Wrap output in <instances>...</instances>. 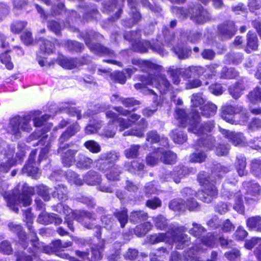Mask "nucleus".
<instances>
[{"label": "nucleus", "mask_w": 261, "mask_h": 261, "mask_svg": "<svg viewBox=\"0 0 261 261\" xmlns=\"http://www.w3.org/2000/svg\"><path fill=\"white\" fill-rule=\"evenodd\" d=\"M238 75V72L234 68H228L226 67H224L221 71L220 77L224 79H232L236 78Z\"/></svg>", "instance_id": "obj_41"}, {"label": "nucleus", "mask_w": 261, "mask_h": 261, "mask_svg": "<svg viewBox=\"0 0 261 261\" xmlns=\"http://www.w3.org/2000/svg\"><path fill=\"white\" fill-rule=\"evenodd\" d=\"M37 221L39 223L44 225H48L53 223L58 225L61 223L62 219L56 214H49L46 212H43L38 216Z\"/></svg>", "instance_id": "obj_19"}, {"label": "nucleus", "mask_w": 261, "mask_h": 261, "mask_svg": "<svg viewBox=\"0 0 261 261\" xmlns=\"http://www.w3.org/2000/svg\"><path fill=\"white\" fill-rule=\"evenodd\" d=\"M152 220L154 223L155 227L158 229L161 230H170V225H175L173 224L168 225L167 219L162 215H159L152 218Z\"/></svg>", "instance_id": "obj_26"}, {"label": "nucleus", "mask_w": 261, "mask_h": 261, "mask_svg": "<svg viewBox=\"0 0 261 261\" xmlns=\"http://www.w3.org/2000/svg\"><path fill=\"white\" fill-rule=\"evenodd\" d=\"M10 229L14 232H16L18 235L20 240L21 241V244L24 248L27 247L25 244L27 243V240L30 241L31 238V234L28 236L26 237L24 232L22 231V227L20 225L16 224L14 223H10L8 225ZM28 242H27V243Z\"/></svg>", "instance_id": "obj_22"}, {"label": "nucleus", "mask_w": 261, "mask_h": 261, "mask_svg": "<svg viewBox=\"0 0 261 261\" xmlns=\"http://www.w3.org/2000/svg\"><path fill=\"white\" fill-rule=\"evenodd\" d=\"M87 185L94 186L101 181V176L95 171L90 170L83 176V180Z\"/></svg>", "instance_id": "obj_24"}, {"label": "nucleus", "mask_w": 261, "mask_h": 261, "mask_svg": "<svg viewBox=\"0 0 261 261\" xmlns=\"http://www.w3.org/2000/svg\"><path fill=\"white\" fill-rule=\"evenodd\" d=\"M8 159L5 162H0V172L6 173L8 172L11 167L16 164V161L11 158H7Z\"/></svg>", "instance_id": "obj_59"}, {"label": "nucleus", "mask_w": 261, "mask_h": 261, "mask_svg": "<svg viewBox=\"0 0 261 261\" xmlns=\"http://www.w3.org/2000/svg\"><path fill=\"white\" fill-rule=\"evenodd\" d=\"M23 171L24 172L27 173L34 178H38L40 174V170L37 168L34 167L32 164L30 163H28L23 168Z\"/></svg>", "instance_id": "obj_56"}, {"label": "nucleus", "mask_w": 261, "mask_h": 261, "mask_svg": "<svg viewBox=\"0 0 261 261\" xmlns=\"http://www.w3.org/2000/svg\"><path fill=\"white\" fill-rule=\"evenodd\" d=\"M220 132L229 139L235 146L244 144L245 138L242 133L229 132L227 130L219 128Z\"/></svg>", "instance_id": "obj_21"}, {"label": "nucleus", "mask_w": 261, "mask_h": 261, "mask_svg": "<svg viewBox=\"0 0 261 261\" xmlns=\"http://www.w3.org/2000/svg\"><path fill=\"white\" fill-rule=\"evenodd\" d=\"M167 71L172 79L173 83L175 85H178L180 82V76H182L180 69H174L173 67H170Z\"/></svg>", "instance_id": "obj_43"}, {"label": "nucleus", "mask_w": 261, "mask_h": 261, "mask_svg": "<svg viewBox=\"0 0 261 261\" xmlns=\"http://www.w3.org/2000/svg\"><path fill=\"white\" fill-rule=\"evenodd\" d=\"M56 190L53 193V196L60 200H65L67 199V190L65 186L59 185L55 187Z\"/></svg>", "instance_id": "obj_35"}, {"label": "nucleus", "mask_w": 261, "mask_h": 261, "mask_svg": "<svg viewBox=\"0 0 261 261\" xmlns=\"http://www.w3.org/2000/svg\"><path fill=\"white\" fill-rule=\"evenodd\" d=\"M191 19L197 24L206 22L210 18L208 12L201 6H197L192 9Z\"/></svg>", "instance_id": "obj_17"}, {"label": "nucleus", "mask_w": 261, "mask_h": 261, "mask_svg": "<svg viewBox=\"0 0 261 261\" xmlns=\"http://www.w3.org/2000/svg\"><path fill=\"white\" fill-rule=\"evenodd\" d=\"M247 225L250 229L261 231V217L255 216L249 218L247 220Z\"/></svg>", "instance_id": "obj_40"}, {"label": "nucleus", "mask_w": 261, "mask_h": 261, "mask_svg": "<svg viewBox=\"0 0 261 261\" xmlns=\"http://www.w3.org/2000/svg\"><path fill=\"white\" fill-rule=\"evenodd\" d=\"M246 161L244 156L240 155L237 156L236 168L238 174L240 176L246 175L247 171L246 170Z\"/></svg>", "instance_id": "obj_33"}, {"label": "nucleus", "mask_w": 261, "mask_h": 261, "mask_svg": "<svg viewBox=\"0 0 261 261\" xmlns=\"http://www.w3.org/2000/svg\"><path fill=\"white\" fill-rule=\"evenodd\" d=\"M27 22L23 21H14L10 26L11 31L15 34L20 32L27 25Z\"/></svg>", "instance_id": "obj_60"}, {"label": "nucleus", "mask_w": 261, "mask_h": 261, "mask_svg": "<svg viewBox=\"0 0 261 261\" xmlns=\"http://www.w3.org/2000/svg\"><path fill=\"white\" fill-rule=\"evenodd\" d=\"M198 180L204 187V190L195 193L191 189L185 188L181 191L182 196L187 200L193 198L195 196L204 202L210 203L218 194V190L215 186L217 179L213 175L210 176L203 171L198 174Z\"/></svg>", "instance_id": "obj_2"}, {"label": "nucleus", "mask_w": 261, "mask_h": 261, "mask_svg": "<svg viewBox=\"0 0 261 261\" xmlns=\"http://www.w3.org/2000/svg\"><path fill=\"white\" fill-rule=\"evenodd\" d=\"M225 256L230 261H241V253L237 249L225 253Z\"/></svg>", "instance_id": "obj_64"}, {"label": "nucleus", "mask_w": 261, "mask_h": 261, "mask_svg": "<svg viewBox=\"0 0 261 261\" xmlns=\"http://www.w3.org/2000/svg\"><path fill=\"white\" fill-rule=\"evenodd\" d=\"M218 33L222 39H228L233 36L237 28L233 21H228L219 25Z\"/></svg>", "instance_id": "obj_16"}, {"label": "nucleus", "mask_w": 261, "mask_h": 261, "mask_svg": "<svg viewBox=\"0 0 261 261\" xmlns=\"http://www.w3.org/2000/svg\"><path fill=\"white\" fill-rule=\"evenodd\" d=\"M115 109L122 115H129L128 119L129 122L131 123V125L135 123L140 118V115L135 113L130 114V112L128 110H124L121 107H116Z\"/></svg>", "instance_id": "obj_45"}, {"label": "nucleus", "mask_w": 261, "mask_h": 261, "mask_svg": "<svg viewBox=\"0 0 261 261\" xmlns=\"http://www.w3.org/2000/svg\"><path fill=\"white\" fill-rule=\"evenodd\" d=\"M125 167L129 172L136 173L137 171L142 170L144 169V165L137 161H134L131 163H126Z\"/></svg>", "instance_id": "obj_49"}, {"label": "nucleus", "mask_w": 261, "mask_h": 261, "mask_svg": "<svg viewBox=\"0 0 261 261\" xmlns=\"http://www.w3.org/2000/svg\"><path fill=\"white\" fill-rule=\"evenodd\" d=\"M188 173V169L184 166L180 165L174 168L171 176L174 182L178 184L180 182V179Z\"/></svg>", "instance_id": "obj_30"}, {"label": "nucleus", "mask_w": 261, "mask_h": 261, "mask_svg": "<svg viewBox=\"0 0 261 261\" xmlns=\"http://www.w3.org/2000/svg\"><path fill=\"white\" fill-rule=\"evenodd\" d=\"M243 186L246 188L247 195L254 197L252 199L255 200L256 198L261 193V187L257 183L252 182L251 181H245L243 183Z\"/></svg>", "instance_id": "obj_23"}, {"label": "nucleus", "mask_w": 261, "mask_h": 261, "mask_svg": "<svg viewBox=\"0 0 261 261\" xmlns=\"http://www.w3.org/2000/svg\"><path fill=\"white\" fill-rule=\"evenodd\" d=\"M115 215L120 222L121 227H124L128 221L127 211L123 210L122 211H118L115 213Z\"/></svg>", "instance_id": "obj_61"}, {"label": "nucleus", "mask_w": 261, "mask_h": 261, "mask_svg": "<svg viewBox=\"0 0 261 261\" xmlns=\"http://www.w3.org/2000/svg\"><path fill=\"white\" fill-rule=\"evenodd\" d=\"M160 157L161 154L160 152H159L158 148L155 152L151 153L146 157V163L150 166H154L161 161Z\"/></svg>", "instance_id": "obj_54"}, {"label": "nucleus", "mask_w": 261, "mask_h": 261, "mask_svg": "<svg viewBox=\"0 0 261 261\" xmlns=\"http://www.w3.org/2000/svg\"><path fill=\"white\" fill-rule=\"evenodd\" d=\"M29 241L33 248L32 250L33 252L41 251L49 254L54 252L51 245V246H44L43 243L38 242L36 232H33Z\"/></svg>", "instance_id": "obj_18"}, {"label": "nucleus", "mask_w": 261, "mask_h": 261, "mask_svg": "<svg viewBox=\"0 0 261 261\" xmlns=\"http://www.w3.org/2000/svg\"><path fill=\"white\" fill-rule=\"evenodd\" d=\"M117 153L108 152L101 153L98 159L97 166L99 170L106 173V176L109 180H117L119 179L121 173V168L113 163L118 159Z\"/></svg>", "instance_id": "obj_6"}, {"label": "nucleus", "mask_w": 261, "mask_h": 261, "mask_svg": "<svg viewBox=\"0 0 261 261\" xmlns=\"http://www.w3.org/2000/svg\"><path fill=\"white\" fill-rule=\"evenodd\" d=\"M171 137L175 143L182 144L186 141L187 138L182 131L178 129L173 130L171 133Z\"/></svg>", "instance_id": "obj_47"}, {"label": "nucleus", "mask_w": 261, "mask_h": 261, "mask_svg": "<svg viewBox=\"0 0 261 261\" xmlns=\"http://www.w3.org/2000/svg\"><path fill=\"white\" fill-rule=\"evenodd\" d=\"M39 42L41 50L47 54L53 53L55 45L50 41L47 39H41L39 41Z\"/></svg>", "instance_id": "obj_53"}, {"label": "nucleus", "mask_w": 261, "mask_h": 261, "mask_svg": "<svg viewBox=\"0 0 261 261\" xmlns=\"http://www.w3.org/2000/svg\"><path fill=\"white\" fill-rule=\"evenodd\" d=\"M140 146L138 145H132L130 147L124 151V154L127 159H134L138 155V151Z\"/></svg>", "instance_id": "obj_58"}, {"label": "nucleus", "mask_w": 261, "mask_h": 261, "mask_svg": "<svg viewBox=\"0 0 261 261\" xmlns=\"http://www.w3.org/2000/svg\"><path fill=\"white\" fill-rule=\"evenodd\" d=\"M84 146L90 152L97 153L101 151L100 145L94 140H88L84 143Z\"/></svg>", "instance_id": "obj_48"}, {"label": "nucleus", "mask_w": 261, "mask_h": 261, "mask_svg": "<svg viewBox=\"0 0 261 261\" xmlns=\"http://www.w3.org/2000/svg\"><path fill=\"white\" fill-rule=\"evenodd\" d=\"M148 218L147 213L143 211H135L130 213L129 219V221L134 223H138L146 220Z\"/></svg>", "instance_id": "obj_32"}, {"label": "nucleus", "mask_w": 261, "mask_h": 261, "mask_svg": "<svg viewBox=\"0 0 261 261\" xmlns=\"http://www.w3.org/2000/svg\"><path fill=\"white\" fill-rule=\"evenodd\" d=\"M247 97L251 103H256L259 101H261V88L256 87L249 93Z\"/></svg>", "instance_id": "obj_55"}, {"label": "nucleus", "mask_w": 261, "mask_h": 261, "mask_svg": "<svg viewBox=\"0 0 261 261\" xmlns=\"http://www.w3.org/2000/svg\"><path fill=\"white\" fill-rule=\"evenodd\" d=\"M59 109L60 111H65L71 116H76L77 119H80L81 118V111L75 107L69 106L68 103H65L64 106H61Z\"/></svg>", "instance_id": "obj_44"}, {"label": "nucleus", "mask_w": 261, "mask_h": 261, "mask_svg": "<svg viewBox=\"0 0 261 261\" xmlns=\"http://www.w3.org/2000/svg\"><path fill=\"white\" fill-rule=\"evenodd\" d=\"M69 147V144L59 146L57 150L59 153L62 154V162L66 166H70L75 162V155L77 152V149H68Z\"/></svg>", "instance_id": "obj_15"}, {"label": "nucleus", "mask_w": 261, "mask_h": 261, "mask_svg": "<svg viewBox=\"0 0 261 261\" xmlns=\"http://www.w3.org/2000/svg\"><path fill=\"white\" fill-rule=\"evenodd\" d=\"M59 63L63 68L71 69L75 67L77 65L78 62L76 59L63 57L59 60Z\"/></svg>", "instance_id": "obj_42"}, {"label": "nucleus", "mask_w": 261, "mask_h": 261, "mask_svg": "<svg viewBox=\"0 0 261 261\" xmlns=\"http://www.w3.org/2000/svg\"><path fill=\"white\" fill-rule=\"evenodd\" d=\"M139 80L142 82L141 83H137L134 85V87L137 90L142 89L143 90V93L145 94H150L153 96V101L154 103L158 102V95L152 90L146 89L145 86L152 85L153 82V74L151 71L147 77L144 75L139 76Z\"/></svg>", "instance_id": "obj_13"}, {"label": "nucleus", "mask_w": 261, "mask_h": 261, "mask_svg": "<svg viewBox=\"0 0 261 261\" xmlns=\"http://www.w3.org/2000/svg\"><path fill=\"white\" fill-rule=\"evenodd\" d=\"M201 247L198 245L192 246L185 253L181 255L177 252H173L170 257V261H193L198 258L199 252L205 250Z\"/></svg>", "instance_id": "obj_11"}, {"label": "nucleus", "mask_w": 261, "mask_h": 261, "mask_svg": "<svg viewBox=\"0 0 261 261\" xmlns=\"http://www.w3.org/2000/svg\"><path fill=\"white\" fill-rule=\"evenodd\" d=\"M31 119L29 117H15L10 120L8 126V132L17 138L20 137V129L30 132L32 129L30 124Z\"/></svg>", "instance_id": "obj_8"}, {"label": "nucleus", "mask_w": 261, "mask_h": 261, "mask_svg": "<svg viewBox=\"0 0 261 261\" xmlns=\"http://www.w3.org/2000/svg\"><path fill=\"white\" fill-rule=\"evenodd\" d=\"M14 152V148L0 139V154H3L7 158H12Z\"/></svg>", "instance_id": "obj_38"}, {"label": "nucleus", "mask_w": 261, "mask_h": 261, "mask_svg": "<svg viewBox=\"0 0 261 261\" xmlns=\"http://www.w3.org/2000/svg\"><path fill=\"white\" fill-rule=\"evenodd\" d=\"M133 64L138 65L140 70L144 71L154 70L157 73L153 74V82L155 87L159 89L161 93L164 94L169 91L171 85L165 75L159 74L158 72L162 71L163 67L161 66L154 64L148 61L139 59L133 60Z\"/></svg>", "instance_id": "obj_5"}, {"label": "nucleus", "mask_w": 261, "mask_h": 261, "mask_svg": "<svg viewBox=\"0 0 261 261\" xmlns=\"http://www.w3.org/2000/svg\"><path fill=\"white\" fill-rule=\"evenodd\" d=\"M199 118V113L195 112L189 122L188 130L200 137L194 145L197 151L193 153L190 156V161L193 163L204 162L206 157L204 151L211 149L214 146V138L208 135V133H210L215 127L214 121H208L200 123Z\"/></svg>", "instance_id": "obj_1"}, {"label": "nucleus", "mask_w": 261, "mask_h": 261, "mask_svg": "<svg viewBox=\"0 0 261 261\" xmlns=\"http://www.w3.org/2000/svg\"><path fill=\"white\" fill-rule=\"evenodd\" d=\"M250 166L251 172L255 176L261 178V160H252Z\"/></svg>", "instance_id": "obj_46"}, {"label": "nucleus", "mask_w": 261, "mask_h": 261, "mask_svg": "<svg viewBox=\"0 0 261 261\" xmlns=\"http://www.w3.org/2000/svg\"><path fill=\"white\" fill-rule=\"evenodd\" d=\"M175 118L178 121L179 125L184 127L189 120L187 117V114L184 110L177 109L175 113Z\"/></svg>", "instance_id": "obj_51"}, {"label": "nucleus", "mask_w": 261, "mask_h": 261, "mask_svg": "<svg viewBox=\"0 0 261 261\" xmlns=\"http://www.w3.org/2000/svg\"><path fill=\"white\" fill-rule=\"evenodd\" d=\"M193 227L189 230V233L193 236L201 239L200 241L202 244V246L212 247L215 244L217 239L211 233H208L206 236H202L205 233L206 230L200 224L193 223Z\"/></svg>", "instance_id": "obj_9"}, {"label": "nucleus", "mask_w": 261, "mask_h": 261, "mask_svg": "<svg viewBox=\"0 0 261 261\" xmlns=\"http://www.w3.org/2000/svg\"><path fill=\"white\" fill-rule=\"evenodd\" d=\"M191 101L192 107H198L204 103L205 100L201 94L196 93L192 95Z\"/></svg>", "instance_id": "obj_63"}, {"label": "nucleus", "mask_w": 261, "mask_h": 261, "mask_svg": "<svg viewBox=\"0 0 261 261\" xmlns=\"http://www.w3.org/2000/svg\"><path fill=\"white\" fill-rule=\"evenodd\" d=\"M241 113L244 115L245 119L248 118V115L246 110L244 109L243 107L240 105L232 106L231 105H226L222 108L221 117L226 122L231 124H233V116L234 114ZM246 120H243L245 121Z\"/></svg>", "instance_id": "obj_10"}, {"label": "nucleus", "mask_w": 261, "mask_h": 261, "mask_svg": "<svg viewBox=\"0 0 261 261\" xmlns=\"http://www.w3.org/2000/svg\"><path fill=\"white\" fill-rule=\"evenodd\" d=\"M169 207L174 211H184L186 208V202L181 198L173 199L169 203Z\"/></svg>", "instance_id": "obj_37"}, {"label": "nucleus", "mask_w": 261, "mask_h": 261, "mask_svg": "<svg viewBox=\"0 0 261 261\" xmlns=\"http://www.w3.org/2000/svg\"><path fill=\"white\" fill-rule=\"evenodd\" d=\"M138 47L136 49L137 51L144 53L147 51L149 48H151L153 51H157L160 54L164 55V50L162 48H156L153 46L151 45L150 42L148 41L144 40L141 41L138 44Z\"/></svg>", "instance_id": "obj_31"}, {"label": "nucleus", "mask_w": 261, "mask_h": 261, "mask_svg": "<svg viewBox=\"0 0 261 261\" xmlns=\"http://www.w3.org/2000/svg\"><path fill=\"white\" fill-rule=\"evenodd\" d=\"M243 90V85L241 83H237L235 86L229 88V92L232 97L237 99L241 96Z\"/></svg>", "instance_id": "obj_50"}, {"label": "nucleus", "mask_w": 261, "mask_h": 261, "mask_svg": "<svg viewBox=\"0 0 261 261\" xmlns=\"http://www.w3.org/2000/svg\"><path fill=\"white\" fill-rule=\"evenodd\" d=\"M93 160L83 154H79L76 161V166L81 169H88L92 167Z\"/></svg>", "instance_id": "obj_34"}, {"label": "nucleus", "mask_w": 261, "mask_h": 261, "mask_svg": "<svg viewBox=\"0 0 261 261\" xmlns=\"http://www.w3.org/2000/svg\"><path fill=\"white\" fill-rule=\"evenodd\" d=\"M159 152H160V159L165 164H174L176 159V155L173 152L166 150L162 148H159Z\"/></svg>", "instance_id": "obj_27"}, {"label": "nucleus", "mask_w": 261, "mask_h": 261, "mask_svg": "<svg viewBox=\"0 0 261 261\" xmlns=\"http://www.w3.org/2000/svg\"><path fill=\"white\" fill-rule=\"evenodd\" d=\"M186 228L178 225H170V230L166 233H159L151 235L149 241L151 244H154L162 242H174L176 244L177 249H183L189 245V242L187 235L182 232L185 231Z\"/></svg>", "instance_id": "obj_4"}, {"label": "nucleus", "mask_w": 261, "mask_h": 261, "mask_svg": "<svg viewBox=\"0 0 261 261\" xmlns=\"http://www.w3.org/2000/svg\"><path fill=\"white\" fill-rule=\"evenodd\" d=\"M0 59L1 62L5 65L8 69L11 70L13 68L14 66L11 62V57L7 51L1 55Z\"/></svg>", "instance_id": "obj_62"}, {"label": "nucleus", "mask_w": 261, "mask_h": 261, "mask_svg": "<svg viewBox=\"0 0 261 261\" xmlns=\"http://www.w3.org/2000/svg\"><path fill=\"white\" fill-rule=\"evenodd\" d=\"M139 125H141V128H134L130 130L125 132L123 135L124 136H134L138 137H143L144 136V131L147 128V123L144 119H142L139 122Z\"/></svg>", "instance_id": "obj_25"}, {"label": "nucleus", "mask_w": 261, "mask_h": 261, "mask_svg": "<svg viewBox=\"0 0 261 261\" xmlns=\"http://www.w3.org/2000/svg\"><path fill=\"white\" fill-rule=\"evenodd\" d=\"M227 63H232L233 64H238L242 62L243 60V55L241 53H229L226 56Z\"/></svg>", "instance_id": "obj_52"}, {"label": "nucleus", "mask_w": 261, "mask_h": 261, "mask_svg": "<svg viewBox=\"0 0 261 261\" xmlns=\"http://www.w3.org/2000/svg\"><path fill=\"white\" fill-rule=\"evenodd\" d=\"M217 110V106L211 102H207L201 109L202 115L206 117H210L214 116Z\"/></svg>", "instance_id": "obj_36"}, {"label": "nucleus", "mask_w": 261, "mask_h": 261, "mask_svg": "<svg viewBox=\"0 0 261 261\" xmlns=\"http://www.w3.org/2000/svg\"><path fill=\"white\" fill-rule=\"evenodd\" d=\"M116 129V125L113 122V120L110 121L102 135L107 138H113L115 135Z\"/></svg>", "instance_id": "obj_57"}, {"label": "nucleus", "mask_w": 261, "mask_h": 261, "mask_svg": "<svg viewBox=\"0 0 261 261\" xmlns=\"http://www.w3.org/2000/svg\"><path fill=\"white\" fill-rule=\"evenodd\" d=\"M94 37L91 34H87L85 37V42L89 48L94 53L98 55H108L111 57L114 56V52L98 43H91V40Z\"/></svg>", "instance_id": "obj_14"}, {"label": "nucleus", "mask_w": 261, "mask_h": 261, "mask_svg": "<svg viewBox=\"0 0 261 261\" xmlns=\"http://www.w3.org/2000/svg\"><path fill=\"white\" fill-rule=\"evenodd\" d=\"M146 140L151 143H155L159 141H162L163 142V145L165 147L168 145V139L164 137L161 138L155 130L148 132L146 134Z\"/></svg>", "instance_id": "obj_29"}, {"label": "nucleus", "mask_w": 261, "mask_h": 261, "mask_svg": "<svg viewBox=\"0 0 261 261\" xmlns=\"http://www.w3.org/2000/svg\"><path fill=\"white\" fill-rule=\"evenodd\" d=\"M35 193V190L33 187L24 186L22 189V194H20L19 191L15 189L12 195L8 196L7 202L8 205L13 209L15 212H17L18 208L15 205H22L28 206L31 203V196Z\"/></svg>", "instance_id": "obj_7"}, {"label": "nucleus", "mask_w": 261, "mask_h": 261, "mask_svg": "<svg viewBox=\"0 0 261 261\" xmlns=\"http://www.w3.org/2000/svg\"><path fill=\"white\" fill-rule=\"evenodd\" d=\"M106 115L107 118H111L114 124H118L119 126V130L120 132H122L132 126L131 123L129 122L128 118L126 119L123 118L118 117L117 114L113 111H107L106 113Z\"/></svg>", "instance_id": "obj_20"}, {"label": "nucleus", "mask_w": 261, "mask_h": 261, "mask_svg": "<svg viewBox=\"0 0 261 261\" xmlns=\"http://www.w3.org/2000/svg\"><path fill=\"white\" fill-rule=\"evenodd\" d=\"M247 40L246 51L250 53L252 50H256L258 47V39L255 33L249 31L247 35Z\"/></svg>", "instance_id": "obj_28"}, {"label": "nucleus", "mask_w": 261, "mask_h": 261, "mask_svg": "<svg viewBox=\"0 0 261 261\" xmlns=\"http://www.w3.org/2000/svg\"><path fill=\"white\" fill-rule=\"evenodd\" d=\"M228 184V182H226L223 185V191L222 192V194L224 196L227 197L229 199H233L234 200L233 208L237 212L243 214L245 210L243 195L240 191L236 193H233L226 190L225 188L227 187Z\"/></svg>", "instance_id": "obj_12"}, {"label": "nucleus", "mask_w": 261, "mask_h": 261, "mask_svg": "<svg viewBox=\"0 0 261 261\" xmlns=\"http://www.w3.org/2000/svg\"><path fill=\"white\" fill-rule=\"evenodd\" d=\"M65 176L70 183L74 184L77 186H81L83 184V179L79 177V175L74 171L68 170L65 172Z\"/></svg>", "instance_id": "obj_39"}, {"label": "nucleus", "mask_w": 261, "mask_h": 261, "mask_svg": "<svg viewBox=\"0 0 261 261\" xmlns=\"http://www.w3.org/2000/svg\"><path fill=\"white\" fill-rule=\"evenodd\" d=\"M54 210L60 214H63L65 215V222L67 224L69 228L72 231H74L72 220L76 219L79 222L82 221L85 227L87 229H96V232L99 233L100 230V227L95 224L89 222L88 221H93L95 219V216L93 214L82 211L79 212H73L72 210L67 205H64L62 203L58 204L54 207Z\"/></svg>", "instance_id": "obj_3"}]
</instances>
